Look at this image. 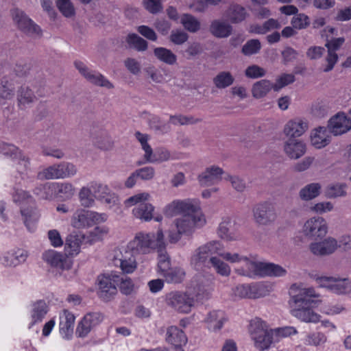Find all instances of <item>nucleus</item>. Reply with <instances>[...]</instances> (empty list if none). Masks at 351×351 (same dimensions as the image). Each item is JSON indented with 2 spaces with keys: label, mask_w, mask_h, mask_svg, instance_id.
<instances>
[{
  "label": "nucleus",
  "mask_w": 351,
  "mask_h": 351,
  "mask_svg": "<svg viewBox=\"0 0 351 351\" xmlns=\"http://www.w3.org/2000/svg\"><path fill=\"white\" fill-rule=\"evenodd\" d=\"M184 27L191 32H196L200 28L199 21L190 14H184L180 20Z\"/></svg>",
  "instance_id": "obj_58"
},
{
  "label": "nucleus",
  "mask_w": 351,
  "mask_h": 351,
  "mask_svg": "<svg viewBox=\"0 0 351 351\" xmlns=\"http://www.w3.org/2000/svg\"><path fill=\"white\" fill-rule=\"evenodd\" d=\"M77 172V169L75 165L63 162L45 168L40 176L47 180L64 179L74 176Z\"/></svg>",
  "instance_id": "obj_14"
},
{
  "label": "nucleus",
  "mask_w": 351,
  "mask_h": 351,
  "mask_svg": "<svg viewBox=\"0 0 351 351\" xmlns=\"http://www.w3.org/2000/svg\"><path fill=\"white\" fill-rule=\"evenodd\" d=\"M166 304L182 313H189L195 305V300L186 292L173 291L165 295Z\"/></svg>",
  "instance_id": "obj_10"
},
{
  "label": "nucleus",
  "mask_w": 351,
  "mask_h": 351,
  "mask_svg": "<svg viewBox=\"0 0 351 351\" xmlns=\"http://www.w3.org/2000/svg\"><path fill=\"white\" fill-rule=\"evenodd\" d=\"M224 171L217 165L207 167L197 177L201 186H209L218 184L222 180Z\"/></svg>",
  "instance_id": "obj_24"
},
{
  "label": "nucleus",
  "mask_w": 351,
  "mask_h": 351,
  "mask_svg": "<svg viewBox=\"0 0 351 351\" xmlns=\"http://www.w3.org/2000/svg\"><path fill=\"white\" fill-rule=\"evenodd\" d=\"M166 340L173 345L178 351H184L181 347L187 342V338L184 332L177 326H170L167 331Z\"/></svg>",
  "instance_id": "obj_37"
},
{
  "label": "nucleus",
  "mask_w": 351,
  "mask_h": 351,
  "mask_svg": "<svg viewBox=\"0 0 351 351\" xmlns=\"http://www.w3.org/2000/svg\"><path fill=\"white\" fill-rule=\"evenodd\" d=\"M14 182L15 185L13 187V192L12 193V196L14 202H23L27 201L28 202L32 203L33 202V198L29 194V193L26 191L22 190L21 189L19 188L20 181H18L17 178H15Z\"/></svg>",
  "instance_id": "obj_52"
},
{
  "label": "nucleus",
  "mask_w": 351,
  "mask_h": 351,
  "mask_svg": "<svg viewBox=\"0 0 351 351\" xmlns=\"http://www.w3.org/2000/svg\"><path fill=\"white\" fill-rule=\"evenodd\" d=\"M171 158L170 152L165 149L160 148L156 150V153L153 152L145 160L146 162L150 163H159L169 160Z\"/></svg>",
  "instance_id": "obj_61"
},
{
  "label": "nucleus",
  "mask_w": 351,
  "mask_h": 351,
  "mask_svg": "<svg viewBox=\"0 0 351 351\" xmlns=\"http://www.w3.org/2000/svg\"><path fill=\"white\" fill-rule=\"evenodd\" d=\"M317 282L336 294H348L351 292V282L347 278H337L330 276H321L317 279Z\"/></svg>",
  "instance_id": "obj_16"
},
{
  "label": "nucleus",
  "mask_w": 351,
  "mask_h": 351,
  "mask_svg": "<svg viewBox=\"0 0 351 351\" xmlns=\"http://www.w3.org/2000/svg\"><path fill=\"white\" fill-rule=\"evenodd\" d=\"M74 65L81 75L89 83L107 89L114 88V85L105 76L97 71L90 69L82 61H75Z\"/></svg>",
  "instance_id": "obj_15"
},
{
  "label": "nucleus",
  "mask_w": 351,
  "mask_h": 351,
  "mask_svg": "<svg viewBox=\"0 0 351 351\" xmlns=\"http://www.w3.org/2000/svg\"><path fill=\"white\" fill-rule=\"evenodd\" d=\"M150 127L162 134L169 132L171 130L169 123L161 120L158 116H152L149 119Z\"/></svg>",
  "instance_id": "obj_60"
},
{
  "label": "nucleus",
  "mask_w": 351,
  "mask_h": 351,
  "mask_svg": "<svg viewBox=\"0 0 351 351\" xmlns=\"http://www.w3.org/2000/svg\"><path fill=\"white\" fill-rule=\"evenodd\" d=\"M221 243L217 241L208 242L197 249L192 253L190 258L191 267L197 270L202 271L208 268L210 263V259L214 255L220 252Z\"/></svg>",
  "instance_id": "obj_7"
},
{
  "label": "nucleus",
  "mask_w": 351,
  "mask_h": 351,
  "mask_svg": "<svg viewBox=\"0 0 351 351\" xmlns=\"http://www.w3.org/2000/svg\"><path fill=\"white\" fill-rule=\"evenodd\" d=\"M86 242L85 234H69L65 240L64 252L65 255L74 256L77 255L81 250L82 243Z\"/></svg>",
  "instance_id": "obj_34"
},
{
  "label": "nucleus",
  "mask_w": 351,
  "mask_h": 351,
  "mask_svg": "<svg viewBox=\"0 0 351 351\" xmlns=\"http://www.w3.org/2000/svg\"><path fill=\"white\" fill-rule=\"evenodd\" d=\"M38 189L53 191L56 196L63 200L71 199L75 194V187L69 182H54L41 185Z\"/></svg>",
  "instance_id": "obj_27"
},
{
  "label": "nucleus",
  "mask_w": 351,
  "mask_h": 351,
  "mask_svg": "<svg viewBox=\"0 0 351 351\" xmlns=\"http://www.w3.org/2000/svg\"><path fill=\"white\" fill-rule=\"evenodd\" d=\"M22 220L27 230L34 232L36 230L37 223L40 219V213L34 205L22 207L21 209Z\"/></svg>",
  "instance_id": "obj_33"
},
{
  "label": "nucleus",
  "mask_w": 351,
  "mask_h": 351,
  "mask_svg": "<svg viewBox=\"0 0 351 351\" xmlns=\"http://www.w3.org/2000/svg\"><path fill=\"white\" fill-rule=\"evenodd\" d=\"M326 341L327 337L324 333L316 332L308 334L304 343L307 346L317 347L324 345Z\"/></svg>",
  "instance_id": "obj_56"
},
{
  "label": "nucleus",
  "mask_w": 351,
  "mask_h": 351,
  "mask_svg": "<svg viewBox=\"0 0 351 351\" xmlns=\"http://www.w3.org/2000/svg\"><path fill=\"white\" fill-rule=\"evenodd\" d=\"M168 283H179L185 276V271L180 267L171 268L170 266L165 271L160 274Z\"/></svg>",
  "instance_id": "obj_46"
},
{
  "label": "nucleus",
  "mask_w": 351,
  "mask_h": 351,
  "mask_svg": "<svg viewBox=\"0 0 351 351\" xmlns=\"http://www.w3.org/2000/svg\"><path fill=\"white\" fill-rule=\"evenodd\" d=\"M107 215L84 208L77 209L72 215L70 225L77 230L88 229L95 224L105 222Z\"/></svg>",
  "instance_id": "obj_8"
},
{
  "label": "nucleus",
  "mask_w": 351,
  "mask_h": 351,
  "mask_svg": "<svg viewBox=\"0 0 351 351\" xmlns=\"http://www.w3.org/2000/svg\"><path fill=\"white\" fill-rule=\"evenodd\" d=\"M346 184H331L325 189V195L330 199L343 197L347 195Z\"/></svg>",
  "instance_id": "obj_48"
},
{
  "label": "nucleus",
  "mask_w": 351,
  "mask_h": 351,
  "mask_svg": "<svg viewBox=\"0 0 351 351\" xmlns=\"http://www.w3.org/2000/svg\"><path fill=\"white\" fill-rule=\"evenodd\" d=\"M150 199L151 195L149 193H138L125 199L123 204L126 208L135 206L132 209V213L136 219L143 221H149L153 219L155 210L154 206L148 202Z\"/></svg>",
  "instance_id": "obj_6"
},
{
  "label": "nucleus",
  "mask_w": 351,
  "mask_h": 351,
  "mask_svg": "<svg viewBox=\"0 0 351 351\" xmlns=\"http://www.w3.org/2000/svg\"><path fill=\"white\" fill-rule=\"evenodd\" d=\"M154 54L159 61L168 65H173L177 62L176 55L169 49L156 47L154 50Z\"/></svg>",
  "instance_id": "obj_44"
},
{
  "label": "nucleus",
  "mask_w": 351,
  "mask_h": 351,
  "mask_svg": "<svg viewBox=\"0 0 351 351\" xmlns=\"http://www.w3.org/2000/svg\"><path fill=\"white\" fill-rule=\"evenodd\" d=\"M104 319L103 315L99 312L86 314L79 322L76 328V335L79 337H86L95 327L99 325Z\"/></svg>",
  "instance_id": "obj_19"
},
{
  "label": "nucleus",
  "mask_w": 351,
  "mask_h": 351,
  "mask_svg": "<svg viewBox=\"0 0 351 351\" xmlns=\"http://www.w3.org/2000/svg\"><path fill=\"white\" fill-rule=\"evenodd\" d=\"M330 132L335 136L341 135L350 130L351 119L343 112H339L328 121Z\"/></svg>",
  "instance_id": "obj_25"
},
{
  "label": "nucleus",
  "mask_w": 351,
  "mask_h": 351,
  "mask_svg": "<svg viewBox=\"0 0 351 351\" xmlns=\"http://www.w3.org/2000/svg\"><path fill=\"white\" fill-rule=\"evenodd\" d=\"M165 234L162 228L156 232L141 231L128 243L127 248L135 254H149L163 246Z\"/></svg>",
  "instance_id": "obj_4"
},
{
  "label": "nucleus",
  "mask_w": 351,
  "mask_h": 351,
  "mask_svg": "<svg viewBox=\"0 0 351 351\" xmlns=\"http://www.w3.org/2000/svg\"><path fill=\"white\" fill-rule=\"evenodd\" d=\"M217 233L220 238L229 241H237L241 237L235 221L228 217L223 219L220 223Z\"/></svg>",
  "instance_id": "obj_28"
},
{
  "label": "nucleus",
  "mask_w": 351,
  "mask_h": 351,
  "mask_svg": "<svg viewBox=\"0 0 351 351\" xmlns=\"http://www.w3.org/2000/svg\"><path fill=\"white\" fill-rule=\"evenodd\" d=\"M200 207L199 202L196 199H176L165 205L162 211L167 217L171 218L178 215L196 213Z\"/></svg>",
  "instance_id": "obj_9"
},
{
  "label": "nucleus",
  "mask_w": 351,
  "mask_h": 351,
  "mask_svg": "<svg viewBox=\"0 0 351 351\" xmlns=\"http://www.w3.org/2000/svg\"><path fill=\"white\" fill-rule=\"evenodd\" d=\"M59 328L60 333L64 339H69L73 334L75 317L74 315L67 310H63L60 313Z\"/></svg>",
  "instance_id": "obj_31"
},
{
  "label": "nucleus",
  "mask_w": 351,
  "mask_h": 351,
  "mask_svg": "<svg viewBox=\"0 0 351 351\" xmlns=\"http://www.w3.org/2000/svg\"><path fill=\"white\" fill-rule=\"evenodd\" d=\"M194 289L199 300L208 299L213 291V278L211 275L199 274L195 278Z\"/></svg>",
  "instance_id": "obj_23"
},
{
  "label": "nucleus",
  "mask_w": 351,
  "mask_h": 351,
  "mask_svg": "<svg viewBox=\"0 0 351 351\" xmlns=\"http://www.w3.org/2000/svg\"><path fill=\"white\" fill-rule=\"evenodd\" d=\"M210 32L217 38H227L231 35L232 27L223 20H214L210 24Z\"/></svg>",
  "instance_id": "obj_39"
},
{
  "label": "nucleus",
  "mask_w": 351,
  "mask_h": 351,
  "mask_svg": "<svg viewBox=\"0 0 351 351\" xmlns=\"http://www.w3.org/2000/svg\"><path fill=\"white\" fill-rule=\"evenodd\" d=\"M79 200L84 208H91L99 201L112 208L119 203V196L110 187L102 182L92 181L82 186L79 192Z\"/></svg>",
  "instance_id": "obj_1"
},
{
  "label": "nucleus",
  "mask_w": 351,
  "mask_h": 351,
  "mask_svg": "<svg viewBox=\"0 0 351 351\" xmlns=\"http://www.w3.org/2000/svg\"><path fill=\"white\" fill-rule=\"evenodd\" d=\"M202 119L192 116H184L182 114L171 115L168 123L174 125H191L201 122Z\"/></svg>",
  "instance_id": "obj_54"
},
{
  "label": "nucleus",
  "mask_w": 351,
  "mask_h": 351,
  "mask_svg": "<svg viewBox=\"0 0 351 351\" xmlns=\"http://www.w3.org/2000/svg\"><path fill=\"white\" fill-rule=\"evenodd\" d=\"M158 254V272L159 274L165 271L170 266V261L169 255L166 252V243L165 237L163 238V246L160 248L156 249Z\"/></svg>",
  "instance_id": "obj_51"
},
{
  "label": "nucleus",
  "mask_w": 351,
  "mask_h": 351,
  "mask_svg": "<svg viewBox=\"0 0 351 351\" xmlns=\"http://www.w3.org/2000/svg\"><path fill=\"white\" fill-rule=\"evenodd\" d=\"M319 295L312 287L302 288L291 299V314L302 322L317 323L320 320V315L311 308L315 303V298Z\"/></svg>",
  "instance_id": "obj_2"
},
{
  "label": "nucleus",
  "mask_w": 351,
  "mask_h": 351,
  "mask_svg": "<svg viewBox=\"0 0 351 351\" xmlns=\"http://www.w3.org/2000/svg\"><path fill=\"white\" fill-rule=\"evenodd\" d=\"M247 16L245 9L239 5H232L226 12L227 18L234 23L243 21Z\"/></svg>",
  "instance_id": "obj_47"
},
{
  "label": "nucleus",
  "mask_w": 351,
  "mask_h": 351,
  "mask_svg": "<svg viewBox=\"0 0 351 351\" xmlns=\"http://www.w3.org/2000/svg\"><path fill=\"white\" fill-rule=\"evenodd\" d=\"M287 274V270L279 265L265 262L263 276L282 277Z\"/></svg>",
  "instance_id": "obj_50"
},
{
  "label": "nucleus",
  "mask_w": 351,
  "mask_h": 351,
  "mask_svg": "<svg viewBox=\"0 0 351 351\" xmlns=\"http://www.w3.org/2000/svg\"><path fill=\"white\" fill-rule=\"evenodd\" d=\"M210 263L215 271L222 276H228L230 274V266L221 261L220 258H217L215 255L210 259Z\"/></svg>",
  "instance_id": "obj_55"
},
{
  "label": "nucleus",
  "mask_w": 351,
  "mask_h": 351,
  "mask_svg": "<svg viewBox=\"0 0 351 351\" xmlns=\"http://www.w3.org/2000/svg\"><path fill=\"white\" fill-rule=\"evenodd\" d=\"M0 154L10 158L13 161L26 162V158L22 152L15 145L0 142Z\"/></svg>",
  "instance_id": "obj_41"
},
{
  "label": "nucleus",
  "mask_w": 351,
  "mask_h": 351,
  "mask_svg": "<svg viewBox=\"0 0 351 351\" xmlns=\"http://www.w3.org/2000/svg\"><path fill=\"white\" fill-rule=\"evenodd\" d=\"M245 265L235 269V272L240 276L251 278L263 277L265 262L245 257Z\"/></svg>",
  "instance_id": "obj_22"
},
{
  "label": "nucleus",
  "mask_w": 351,
  "mask_h": 351,
  "mask_svg": "<svg viewBox=\"0 0 351 351\" xmlns=\"http://www.w3.org/2000/svg\"><path fill=\"white\" fill-rule=\"evenodd\" d=\"M311 144L316 149H322L330 142V136L324 127H318L311 132Z\"/></svg>",
  "instance_id": "obj_35"
},
{
  "label": "nucleus",
  "mask_w": 351,
  "mask_h": 351,
  "mask_svg": "<svg viewBox=\"0 0 351 351\" xmlns=\"http://www.w3.org/2000/svg\"><path fill=\"white\" fill-rule=\"evenodd\" d=\"M14 95V83L8 77H4L1 80L0 97L5 99H10Z\"/></svg>",
  "instance_id": "obj_53"
},
{
  "label": "nucleus",
  "mask_w": 351,
  "mask_h": 351,
  "mask_svg": "<svg viewBox=\"0 0 351 351\" xmlns=\"http://www.w3.org/2000/svg\"><path fill=\"white\" fill-rule=\"evenodd\" d=\"M48 311V306L44 300H40L32 303L30 310L31 322L29 328L43 322Z\"/></svg>",
  "instance_id": "obj_36"
},
{
  "label": "nucleus",
  "mask_w": 351,
  "mask_h": 351,
  "mask_svg": "<svg viewBox=\"0 0 351 351\" xmlns=\"http://www.w3.org/2000/svg\"><path fill=\"white\" fill-rule=\"evenodd\" d=\"M328 230V226L326 219L322 217L315 216L304 222L302 232L308 239L317 240L325 237Z\"/></svg>",
  "instance_id": "obj_13"
},
{
  "label": "nucleus",
  "mask_w": 351,
  "mask_h": 351,
  "mask_svg": "<svg viewBox=\"0 0 351 351\" xmlns=\"http://www.w3.org/2000/svg\"><path fill=\"white\" fill-rule=\"evenodd\" d=\"M308 128V122L301 118L289 120L284 127V134L291 138L302 136Z\"/></svg>",
  "instance_id": "obj_32"
},
{
  "label": "nucleus",
  "mask_w": 351,
  "mask_h": 351,
  "mask_svg": "<svg viewBox=\"0 0 351 351\" xmlns=\"http://www.w3.org/2000/svg\"><path fill=\"white\" fill-rule=\"evenodd\" d=\"M110 232V228L107 226H96L92 230L86 234V243L93 244L101 241L106 237Z\"/></svg>",
  "instance_id": "obj_45"
},
{
  "label": "nucleus",
  "mask_w": 351,
  "mask_h": 351,
  "mask_svg": "<svg viewBox=\"0 0 351 351\" xmlns=\"http://www.w3.org/2000/svg\"><path fill=\"white\" fill-rule=\"evenodd\" d=\"M262 289V286L258 285H239L234 290L235 296L240 298H258L261 297L259 293Z\"/></svg>",
  "instance_id": "obj_38"
},
{
  "label": "nucleus",
  "mask_w": 351,
  "mask_h": 351,
  "mask_svg": "<svg viewBox=\"0 0 351 351\" xmlns=\"http://www.w3.org/2000/svg\"><path fill=\"white\" fill-rule=\"evenodd\" d=\"M261 48V44L257 39L248 40L242 47V53L245 56L257 53Z\"/></svg>",
  "instance_id": "obj_64"
},
{
  "label": "nucleus",
  "mask_w": 351,
  "mask_h": 351,
  "mask_svg": "<svg viewBox=\"0 0 351 351\" xmlns=\"http://www.w3.org/2000/svg\"><path fill=\"white\" fill-rule=\"evenodd\" d=\"M295 80V75L292 73H282L276 79V82H273L274 86V91H279L285 86L293 83Z\"/></svg>",
  "instance_id": "obj_57"
},
{
  "label": "nucleus",
  "mask_w": 351,
  "mask_h": 351,
  "mask_svg": "<svg viewBox=\"0 0 351 351\" xmlns=\"http://www.w3.org/2000/svg\"><path fill=\"white\" fill-rule=\"evenodd\" d=\"M28 255L27 251L24 249H12L0 256V263L6 267H15L25 263Z\"/></svg>",
  "instance_id": "obj_20"
},
{
  "label": "nucleus",
  "mask_w": 351,
  "mask_h": 351,
  "mask_svg": "<svg viewBox=\"0 0 351 351\" xmlns=\"http://www.w3.org/2000/svg\"><path fill=\"white\" fill-rule=\"evenodd\" d=\"M322 190V185L318 182H312L305 185L299 191V197L303 201H310L317 197Z\"/></svg>",
  "instance_id": "obj_42"
},
{
  "label": "nucleus",
  "mask_w": 351,
  "mask_h": 351,
  "mask_svg": "<svg viewBox=\"0 0 351 351\" xmlns=\"http://www.w3.org/2000/svg\"><path fill=\"white\" fill-rule=\"evenodd\" d=\"M120 277L114 274H105L98 276V295L104 301H110L117 293V286Z\"/></svg>",
  "instance_id": "obj_12"
},
{
  "label": "nucleus",
  "mask_w": 351,
  "mask_h": 351,
  "mask_svg": "<svg viewBox=\"0 0 351 351\" xmlns=\"http://www.w3.org/2000/svg\"><path fill=\"white\" fill-rule=\"evenodd\" d=\"M234 77L230 71L219 72L213 79L214 86L218 89H225L234 82Z\"/></svg>",
  "instance_id": "obj_43"
},
{
  "label": "nucleus",
  "mask_w": 351,
  "mask_h": 351,
  "mask_svg": "<svg viewBox=\"0 0 351 351\" xmlns=\"http://www.w3.org/2000/svg\"><path fill=\"white\" fill-rule=\"evenodd\" d=\"M275 343L279 342L282 339L290 337L298 333L295 328L285 326L272 329Z\"/></svg>",
  "instance_id": "obj_59"
},
{
  "label": "nucleus",
  "mask_w": 351,
  "mask_h": 351,
  "mask_svg": "<svg viewBox=\"0 0 351 351\" xmlns=\"http://www.w3.org/2000/svg\"><path fill=\"white\" fill-rule=\"evenodd\" d=\"M14 22L18 27L25 33L32 36H40L41 29L28 16L21 10L13 9L11 12Z\"/></svg>",
  "instance_id": "obj_18"
},
{
  "label": "nucleus",
  "mask_w": 351,
  "mask_h": 351,
  "mask_svg": "<svg viewBox=\"0 0 351 351\" xmlns=\"http://www.w3.org/2000/svg\"><path fill=\"white\" fill-rule=\"evenodd\" d=\"M134 253L128 248L114 252L112 259L115 267H119L124 274H132L137 268V262Z\"/></svg>",
  "instance_id": "obj_17"
},
{
  "label": "nucleus",
  "mask_w": 351,
  "mask_h": 351,
  "mask_svg": "<svg viewBox=\"0 0 351 351\" xmlns=\"http://www.w3.org/2000/svg\"><path fill=\"white\" fill-rule=\"evenodd\" d=\"M338 247L337 239L327 237L322 241L313 242L309 245V250L315 256H326L332 254Z\"/></svg>",
  "instance_id": "obj_29"
},
{
  "label": "nucleus",
  "mask_w": 351,
  "mask_h": 351,
  "mask_svg": "<svg viewBox=\"0 0 351 351\" xmlns=\"http://www.w3.org/2000/svg\"><path fill=\"white\" fill-rule=\"evenodd\" d=\"M274 90L273 82L268 80H261L253 84L251 89L252 97L255 99H261L267 96L271 90Z\"/></svg>",
  "instance_id": "obj_40"
},
{
  "label": "nucleus",
  "mask_w": 351,
  "mask_h": 351,
  "mask_svg": "<svg viewBox=\"0 0 351 351\" xmlns=\"http://www.w3.org/2000/svg\"><path fill=\"white\" fill-rule=\"evenodd\" d=\"M127 42L131 47L138 51H145L147 48V41L135 34H129L127 37Z\"/></svg>",
  "instance_id": "obj_62"
},
{
  "label": "nucleus",
  "mask_w": 351,
  "mask_h": 351,
  "mask_svg": "<svg viewBox=\"0 0 351 351\" xmlns=\"http://www.w3.org/2000/svg\"><path fill=\"white\" fill-rule=\"evenodd\" d=\"M227 322V317L223 311L220 310H212L207 313L204 323L206 328L210 332H219Z\"/></svg>",
  "instance_id": "obj_26"
},
{
  "label": "nucleus",
  "mask_w": 351,
  "mask_h": 351,
  "mask_svg": "<svg viewBox=\"0 0 351 351\" xmlns=\"http://www.w3.org/2000/svg\"><path fill=\"white\" fill-rule=\"evenodd\" d=\"M249 334L254 346L259 351L268 350L275 343L272 328L260 318H255L250 322Z\"/></svg>",
  "instance_id": "obj_5"
},
{
  "label": "nucleus",
  "mask_w": 351,
  "mask_h": 351,
  "mask_svg": "<svg viewBox=\"0 0 351 351\" xmlns=\"http://www.w3.org/2000/svg\"><path fill=\"white\" fill-rule=\"evenodd\" d=\"M253 220L258 226H267L275 222L277 213L274 206L268 202H262L252 208Z\"/></svg>",
  "instance_id": "obj_11"
},
{
  "label": "nucleus",
  "mask_w": 351,
  "mask_h": 351,
  "mask_svg": "<svg viewBox=\"0 0 351 351\" xmlns=\"http://www.w3.org/2000/svg\"><path fill=\"white\" fill-rule=\"evenodd\" d=\"M17 99L19 106L25 108L27 105L33 103L36 97L28 87L23 86L18 91Z\"/></svg>",
  "instance_id": "obj_49"
},
{
  "label": "nucleus",
  "mask_w": 351,
  "mask_h": 351,
  "mask_svg": "<svg viewBox=\"0 0 351 351\" xmlns=\"http://www.w3.org/2000/svg\"><path fill=\"white\" fill-rule=\"evenodd\" d=\"M284 152L290 159L297 160L306 152V145L301 140L289 138L285 143Z\"/></svg>",
  "instance_id": "obj_30"
},
{
  "label": "nucleus",
  "mask_w": 351,
  "mask_h": 351,
  "mask_svg": "<svg viewBox=\"0 0 351 351\" xmlns=\"http://www.w3.org/2000/svg\"><path fill=\"white\" fill-rule=\"evenodd\" d=\"M43 261L53 267L61 269H69L71 268L73 262L69 259L65 254L58 252L54 250H48L43 253Z\"/></svg>",
  "instance_id": "obj_21"
},
{
  "label": "nucleus",
  "mask_w": 351,
  "mask_h": 351,
  "mask_svg": "<svg viewBox=\"0 0 351 351\" xmlns=\"http://www.w3.org/2000/svg\"><path fill=\"white\" fill-rule=\"evenodd\" d=\"M280 27V25L277 20L269 19L262 26L257 25L252 31L256 34H265L271 29H279Z\"/></svg>",
  "instance_id": "obj_63"
},
{
  "label": "nucleus",
  "mask_w": 351,
  "mask_h": 351,
  "mask_svg": "<svg viewBox=\"0 0 351 351\" xmlns=\"http://www.w3.org/2000/svg\"><path fill=\"white\" fill-rule=\"evenodd\" d=\"M206 223V219L201 209L196 213L184 215L173 220L176 229L169 230L168 240L171 243H176L183 234L191 235L197 228L203 227Z\"/></svg>",
  "instance_id": "obj_3"
}]
</instances>
